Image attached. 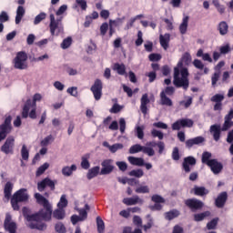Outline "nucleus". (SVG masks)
I'll return each mask as SVG.
<instances>
[{
	"instance_id": "1",
	"label": "nucleus",
	"mask_w": 233,
	"mask_h": 233,
	"mask_svg": "<svg viewBox=\"0 0 233 233\" xmlns=\"http://www.w3.org/2000/svg\"><path fill=\"white\" fill-rule=\"evenodd\" d=\"M35 198L39 205H42L44 208L36 214L28 215L24 213V216L27 221L29 228L36 230H45L46 225L43 221H50L52 219V205L48 202L43 195L36 193Z\"/></svg>"
},
{
	"instance_id": "2",
	"label": "nucleus",
	"mask_w": 233,
	"mask_h": 233,
	"mask_svg": "<svg viewBox=\"0 0 233 233\" xmlns=\"http://www.w3.org/2000/svg\"><path fill=\"white\" fill-rule=\"evenodd\" d=\"M191 61L192 56L188 53H185L177 66L174 68L173 85H175L177 88L182 87L184 90L188 89V69L187 67H183V63H185V65H190Z\"/></svg>"
},
{
	"instance_id": "3",
	"label": "nucleus",
	"mask_w": 233,
	"mask_h": 233,
	"mask_svg": "<svg viewBox=\"0 0 233 233\" xmlns=\"http://www.w3.org/2000/svg\"><path fill=\"white\" fill-rule=\"evenodd\" d=\"M41 99H43L41 94H35L33 100L28 99L25 102L22 111V117H24V119H26L28 116L31 119H35L37 117V115L35 114V110H37L36 103L37 101H41Z\"/></svg>"
},
{
	"instance_id": "4",
	"label": "nucleus",
	"mask_w": 233,
	"mask_h": 233,
	"mask_svg": "<svg viewBox=\"0 0 233 233\" xmlns=\"http://www.w3.org/2000/svg\"><path fill=\"white\" fill-rule=\"evenodd\" d=\"M50 23H49V30L51 35H59V34H63L65 28L63 27V16L57 17L56 19V15L54 14H50L49 15Z\"/></svg>"
},
{
	"instance_id": "5",
	"label": "nucleus",
	"mask_w": 233,
	"mask_h": 233,
	"mask_svg": "<svg viewBox=\"0 0 233 233\" xmlns=\"http://www.w3.org/2000/svg\"><path fill=\"white\" fill-rule=\"evenodd\" d=\"M25 201H28V193L25 188H21L16 191L11 198L12 208L14 210H19V203H23Z\"/></svg>"
},
{
	"instance_id": "6",
	"label": "nucleus",
	"mask_w": 233,
	"mask_h": 233,
	"mask_svg": "<svg viewBox=\"0 0 233 233\" xmlns=\"http://www.w3.org/2000/svg\"><path fill=\"white\" fill-rule=\"evenodd\" d=\"M13 63L17 70H26L28 68V55L25 51L18 52Z\"/></svg>"
},
{
	"instance_id": "7",
	"label": "nucleus",
	"mask_w": 233,
	"mask_h": 233,
	"mask_svg": "<svg viewBox=\"0 0 233 233\" xmlns=\"http://www.w3.org/2000/svg\"><path fill=\"white\" fill-rule=\"evenodd\" d=\"M138 152H143V154H147V156H149V157L156 156V151L154 148L141 146L139 144L134 145L129 148V154H137Z\"/></svg>"
},
{
	"instance_id": "8",
	"label": "nucleus",
	"mask_w": 233,
	"mask_h": 233,
	"mask_svg": "<svg viewBox=\"0 0 233 233\" xmlns=\"http://www.w3.org/2000/svg\"><path fill=\"white\" fill-rule=\"evenodd\" d=\"M96 101H99L103 96V82L100 79L95 80L93 86L90 88Z\"/></svg>"
},
{
	"instance_id": "9",
	"label": "nucleus",
	"mask_w": 233,
	"mask_h": 233,
	"mask_svg": "<svg viewBox=\"0 0 233 233\" xmlns=\"http://www.w3.org/2000/svg\"><path fill=\"white\" fill-rule=\"evenodd\" d=\"M194 127V120L190 118H182L172 125V130H181V127L192 128Z\"/></svg>"
},
{
	"instance_id": "10",
	"label": "nucleus",
	"mask_w": 233,
	"mask_h": 233,
	"mask_svg": "<svg viewBox=\"0 0 233 233\" xmlns=\"http://www.w3.org/2000/svg\"><path fill=\"white\" fill-rule=\"evenodd\" d=\"M211 103H215L214 110L215 111H221L223 110V101H225V92H221L218 94L214 95L210 98Z\"/></svg>"
},
{
	"instance_id": "11",
	"label": "nucleus",
	"mask_w": 233,
	"mask_h": 233,
	"mask_svg": "<svg viewBox=\"0 0 233 233\" xmlns=\"http://www.w3.org/2000/svg\"><path fill=\"white\" fill-rule=\"evenodd\" d=\"M14 147H15V138L8 137L2 146L1 150L4 154H14Z\"/></svg>"
},
{
	"instance_id": "12",
	"label": "nucleus",
	"mask_w": 233,
	"mask_h": 233,
	"mask_svg": "<svg viewBox=\"0 0 233 233\" xmlns=\"http://www.w3.org/2000/svg\"><path fill=\"white\" fill-rule=\"evenodd\" d=\"M56 181H54L48 177L44 178L42 181L38 182L37 188L39 192H43L46 187L51 188L52 190H56Z\"/></svg>"
},
{
	"instance_id": "13",
	"label": "nucleus",
	"mask_w": 233,
	"mask_h": 233,
	"mask_svg": "<svg viewBox=\"0 0 233 233\" xmlns=\"http://www.w3.org/2000/svg\"><path fill=\"white\" fill-rule=\"evenodd\" d=\"M112 163V159H106L102 162V169L100 171L101 176H106L114 170V166Z\"/></svg>"
},
{
	"instance_id": "14",
	"label": "nucleus",
	"mask_w": 233,
	"mask_h": 233,
	"mask_svg": "<svg viewBox=\"0 0 233 233\" xmlns=\"http://www.w3.org/2000/svg\"><path fill=\"white\" fill-rule=\"evenodd\" d=\"M5 228L8 230L9 233H15L17 229V225L15 222H12V216L10 214H6L5 220Z\"/></svg>"
},
{
	"instance_id": "15",
	"label": "nucleus",
	"mask_w": 233,
	"mask_h": 233,
	"mask_svg": "<svg viewBox=\"0 0 233 233\" xmlns=\"http://www.w3.org/2000/svg\"><path fill=\"white\" fill-rule=\"evenodd\" d=\"M122 202L127 207H132L134 205H143L144 200L139 196H134L133 198H124Z\"/></svg>"
},
{
	"instance_id": "16",
	"label": "nucleus",
	"mask_w": 233,
	"mask_h": 233,
	"mask_svg": "<svg viewBox=\"0 0 233 233\" xmlns=\"http://www.w3.org/2000/svg\"><path fill=\"white\" fill-rule=\"evenodd\" d=\"M208 167L211 168L213 174H219L223 170V164L218 161V159H211L208 162Z\"/></svg>"
},
{
	"instance_id": "17",
	"label": "nucleus",
	"mask_w": 233,
	"mask_h": 233,
	"mask_svg": "<svg viewBox=\"0 0 233 233\" xmlns=\"http://www.w3.org/2000/svg\"><path fill=\"white\" fill-rule=\"evenodd\" d=\"M185 204L192 210H198V208H203V202L196 198L187 199L185 201Z\"/></svg>"
},
{
	"instance_id": "18",
	"label": "nucleus",
	"mask_w": 233,
	"mask_h": 233,
	"mask_svg": "<svg viewBox=\"0 0 233 233\" xmlns=\"http://www.w3.org/2000/svg\"><path fill=\"white\" fill-rule=\"evenodd\" d=\"M227 199H228L227 192L220 193L215 200L216 207H218V208H223L225 207V203H227Z\"/></svg>"
},
{
	"instance_id": "19",
	"label": "nucleus",
	"mask_w": 233,
	"mask_h": 233,
	"mask_svg": "<svg viewBox=\"0 0 233 233\" xmlns=\"http://www.w3.org/2000/svg\"><path fill=\"white\" fill-rule=\"evenodd\" d=\"M194 165H196V158L194 157H187L184 158L182 167L185 172H190V167H194Z\"/></svg>"
},
{
	"instance_id": "20",
	"label": "nucleus",
	"mask_w": 233,
	"mask_h": 233,
	"mask_svg": "<svg viewBox=\"0 0 233 233\" xmlns=\"http://www.w3.org/2000/svg\"><path fill=\"white\" fill-rule=\"evenodd\" d=\"M201 143H205V137H197L187 140L186 147L187 148H192L194 145H201Z\"/></svg>"
},
{
	"instance_id": "21",
	"label": "nucleus",
	"mask_w": 233,
	"mask_h": 233,
	"mask_svg": "<svg viewBox=\"0 0 233 233\" xmlns=\"http://www.w3.org/2000/svg\"><path fill=\"white\" fill-rule=\"evenodd\" d=\"M210 132L213 135V138L215 141H219V138L221 137V126L219 125H213L210 127Z\"/></svg>"
},
{
	"instance_id": "22",
	"label": "nucleus",
	"mask_w": 233,
	"mask_h": 233,
	"mask_svg": "<svg viewBox=\"0 0 233 233\" xmlns=\"http://www.w3.org/2000/svg\"><path fill=\"white\" fill-rule=\"evenodd\" d=\"M150 103V99H148V94H144L141 97V105H140V110L142 114H147L148 111V108L147 107V105Z\"/></svg>"
},
{
	"instance_id": "23",
	"label": "nucleus",
	"mask_w": 233,
	"mask_h": 233,
	"mask_svg": "<svg viewBox=\"0 0 233 233\" xmlns=\"http://www.w3.org/2000/svg\"><path fill=\"white\" fill-rule=\"evenodd\" d=\"M127 161L135 167H145V159L143 157H128Z\"/></svg>"
},
{
	"instance_id": "24",
	"label": "nucleus",
	"mask_w": 233,
	"mask_h": 233,
	"mask_svg": "<svg viewBox=\"0 0 233 233\" xmlns=\"http://www.w3.org/2000/svg\"><path fill=\"white\" fill-rule=\"evenodd\" d=\"M159 41L164 50H168V43H170V34L160 35Z\"/></svg>"
},
{
	"instance_id": "25",
	"label": "nucleus",
	"mask_w": 233,
	"mask_h": 233,
	"mask_svg": "<svg viewBox=\"0 0 233 233\" xmlns=\"http://www.w3.org/2000/svg\"><path fill=\"white\" fill-rule=\"evenodd\" d=\"M113 70L116 72L118 76H127V66H125V64H114Z\"/></svg>"
},
{
	"instance_id": "26",
	"label": "nucleus",
	"mask_w": 233,
	"mask_h": 233,
	"mask_svg": "<svg viewBox=\"0 0 233 233\" xmlns=\"http://www.w3.org/2000/svg\"><path fill=\"white\" fill-rule=\"evenodd\" d=\"M12 190H14V184L12 182H7L4 188L5 198L7 201L12 198Z\"/></svg>"
},
{
	"instance_id": "27",
	"label": "nucleus",
	"mask_w": 233,
	"mask_h": 233,
	"mask_svg": "<svg viewBox=\"0 0 233 233\" xmlns=\"http://www.w3.org/2000/svg\"><path fill=\"white\" fill-rule=\"evenodd\" d=\"M76 170H77V166L76 165H72L71 167L66 166L62 168V174L66 177H70L73 172H76Z\"/></svg>"
},
{
	"instance_id": "28",
	"label": "nucleus",
	"mask_w": 233,
	"mask_h": 233,
	"mask_svg": "<svg viewBox=\"0 0 233 233\" xmlns=\"http://www.w3.org/2000/svg\"><path fill=\"white\" fill-rule=\"evenodd\" d=\"M197 57H201L202 60L207 61L208 63H213L214 60L208 53H204L203 49H198L197 52Z\"/></svg>"
},
{
	"instance_id": "29",
	"label": "nucleus",
	"mask_w": 233,
	"mask_h": 233,
	"mask_svg": "<svg viewBox=\"0 0 233 233\" xmlns=\"http://www.w3.org/2000/svg\"><path fill=\"white\" fill-rule=\"evenodd\" d=\"M25 10L23 5H20L16 9L15 25H19L23 17H25Z\"/></svg>"
},
{
	"instance_id": "30",
	"label": "nucleus",
	"mask_w": 233,
	"mask_h": 233,
	"mask_svg": "<svg viewBox=\"0 0 233 233\" xmlns=\"http://www.w3.org/2000/svg\"><path fill=\"white\" fill-rule=\"evenodd\" d=\"M193 66L195 68H198V70H204V74H208L209 72L208 67H205V64H203V61L199 59H195L193 61Z\"/></svg>"
},
{
	"instance_id": "31",
	"label": "nucleus",
	"mask_w": 233,
	"mask_h": 233,
	"mask_svg": "<svg viewBox=\"0 0 233 233\" xmlns=\"http://www.w3.org/2000/svg\"><path fill=\"white\" fill-rule=\"evenodd\" d=\"M12 132V127L0 126V143L6 138L7 134Z\"/></svg>"
},
{
	"instance_id": "32",
	"label": "nucleus",
	"mask_w": 233,
	"mask_h": 233,
	"mask_svg": "<svg viewBox=\"0 0 233 233\" xmlns=\"http://www.w3.org/2000/svg\"><path fill=\"white\" fill-rule=\"evenodd\" d=\"M188 28V16H184L182 19V23L179 25V32L182 35L187 34V30Z\"/></svg>"
},
{
	"instance_id": "33",
	"label": "nucleus",
	"mask_w": 233,
	"mask_h": 233,
	"mask_svg": "<svg viewBox=\"0 0 233 233\" xmlns=\"http://www.w3.org/2000/svg\"><path fill=\"white\" fill-rule=\"evenodd\" d=\"M99 170H101V167H99V166L90 168L86 175L87 179H94V177H96L97 174H99Z\"/></svg>"
},
{
	"instance_id": "34",
	"label": "nucleus",
	"mask_w": 233,
	"mask_h": 233,
	"mask_svg": "<svg viewBox=\"0 0 233 233\" xmlns=\"http://www.w3.org/2000/svg\"><path fill=\"white\" fill-rule=\"evenodd\" d=\"M160 99H161V105H164L166 106H172V100L167 97V95H165V91H162L160 94Z\"/></svg>"
},
{
	"instance_id": "35",
	"label": "nucleus",
	"mask_w": 233,
	"mask_h": 233,
	"mask_svg": "<svg viewBox=\"0 0 233 233\" xmlns=\"http://www.w3.org/2000/svg\"><path fill=\"white\" fill-rule=\"evenodd\" d=\"M218 31L220 35H227L228 33V25L227 22H220L218 25Z\"/></svg>"
},
{
	"instance_id": "36",
	"label": "nucleus",
	"mask_w": 233,
	"mask_h": 233,
	"mask_svg": "<svg viewBox=\"0 0 233 233\" xmlns=\"http://www.w3.org/2000/svg\"><path fill=\"white\" fill-rule=\"evenodd\" d=\"M196 196H207L208 194V190L205 188V187H198L196 186L193 188Z\"/></svg>"
},
{
	"instance_id": "37",
	"label": "nucleus",
	"mask_w": 233,
	"mask_h": 233,
	"mask_svg": "<svg viewBox=\"0 0 233 233\" xmlns=\"http://www.w3.org/2000/svg\"><path fill=\"white\" fill-rule=\"evenodd\" d=\"M85 208L86 209H79V218L80 219H82V221H85V219H86V218L88 217V213H86V210H90V206H88V204L85 205Z\"/></svg>"
},
{
	"instance_id": "38",
	"label": "nucleus",
	"mask_w": 233,
	"mask_h": 233,
	"mask_svg": "<svg viewBox=\"0 0 233 233\" xmlns=\"http://www.w3.org/2000/svg\"><path fill=\"white\" fill-rule=\"evenodd\" d=\"M53 218H55L56 219H65V209H56L53 212Z\"/></svg>"
},
{
	"instance_id": "39",
	"label": "nucleus",
	"mask_w": 233,
	"mask_h": 233,
	"mask_svg": "<svg viewBox=\"0 0 233 233\" xmlns=\"http://www.w3.org/2000/svg\"><path fill=\"white\" fill-rule=\"evenodd\" d=\"M29 156H30V151L26 147V145H23L21 149L22 159H24V161H28Z\"/></svg>"
},
{
	"instance_id": "40",
	"label": "nucleus",
	"mask_w": 233,
	"mask_h": 233,
	"mask_svg": "<svg viewBox=\"0 0 233 233\" xmlns=\"http://www.w3.org/2000/svg\"><path fill=\"white\" fill-rule=\"evenodd\" d=\"M208 216H210V212L209 211H205L203 213L195 214L194 215V219L196 221H203L205 219V218H208Z\"/></svg>"
},
{
	"instance_id": "41",
	"label": "nucleus",
	"mask_w": 233,
	"mask_h": 233,
	"mask_svg": "<svg viewBox=\"0 0 233 233\" xmlns=\"http://www.w3.org/2000/svg\"><path fill=\"white\" fill-rule=\"evenodd\" d=\"M210 157H212V153H210L208 151H205L202 154V163L208 166V163H210V161H212V159H210Z\"/></svg>"
},
{
	"instance_id": "42",
	"label": "nucleus",
	"mask_w": 233,
	"mask_h": 233,
	"mask_svg": "<svg viewBox=\"0 0 233 233\" xmlns=\"http://www.w3.org/2000/svg\"><path fill=\"white\" fill-rule=\"evenodd\" d=\"M135 192L137 194H148L150 192V188L148 186H138L136 189Z\"/></svg>"
},
{
	"instance_id": "43",
	"label": "nucleus",
	"mask_w": 233,
	"mask_h": 233,
	"mask_svg": "<svg viewBox=\"0 0 233 233\" xmlns=\"http://www.w3.org/2000/svg\"><path fill=\"white\" fill-rule=\"evenodd\" d=\"M50 167V164L45 163L44 165L40 166L38 169L36 170V176H42V174H45L46 170H48V167Z\"/></svg>"
},
{
	"instance_id": "44",
	"label": "nucleus",
	"mask_w": 233,
	"mask_h": 233,
	"mask_svg": "<svg viewBox=\"0 0 233 233\" xmlns=\"http://www.w3.org/2000/svg\"><path fill=\"white\" fill-rule=\"evenodd\" d=\"M68 205V200H66V195H62L60 198V201L57 204L58 208L62 209L65 208Z\"/></svg>"
},
{
	"instance_id": "45",
	"label": "nucleus",
	"mask_w": 233,
	"mask_h": 233,
	"mask_svg": "<svg viewBox=\"0 0 233 233\" xmlns=\"http://www.w3.org/2000/svg\"><path fill=\"white\" fill-rule=\"evenodd\" d=\"M96 225H97L98 233L105 232V222L103 221L102 218H100V217L96 218Z\"/></svg>"
},
{
	"instance_id": "46",
	"label": "nucleus",
	"mask_w": 233,
	"mask_h": 233,
	"mask_svg": "<svg viewBox=\"0 0 233 233\" xmlns=\"http://www.w3.org/2000/svg\"><path fill=\"white\" fill-rule=\"evenodd\" d=\"M90 157L88 155L82 157V162H81V167L82 168H84L85 170H88V168H90V162H88V158Z\"/></svg>"
},
{
	"instance_id": "47",
	"label": "nucleus",
	"mask_w": 233,
	"mask_h": 233,
	"mask_svg": "<svg viewBox=\"0 0 233 233\" xmlns=\"http://www.w3.org/2000/svg\"><path fill=\"white\" fill-rule=\"evenodd\" d=\"M45 19H46V13L42 12L35 17L34 25H39Z\"/></svg>"
},
{
	"instance_id": "48",
	"label": "nucleus",
	"mask_w": 233,
	"mask_h": 233,
	"mask_svg": "<svg viewBox=\"0 0 233 233\" xmlns=\"http://www.w3.org/2000/svg\"><path fill=\"white\" fill-rule=\"evenodd\" d=\"M233 127V121L232 120H227L224 119V124L221 127L222 132H227L229 128H232Z\"/></svg>"
},
{
	"instance_id": "49",
	"label": "nucleus",
	"mask_w": 233,
	"mask_h": 233,
	"mask_svg": "<svg viewBox=\"0 0 233 233\" xmlns=\"http://www.w3.org/2000/svg\"><path fill=\"white\" fill-rule=\"evenodd\" d=\"M108 149L110 150V152H112V154H116V152H117V150H122L123 148V144H114L113 146H107Z\"/></svg>"
},
{
	"instance_id": "50",
	"label": "nucleus",
	"mask_w": 233,
	"mask_h": 233,
	"mask_svg": "<svg viewBox=\"0 0 233 233\" xmlns=\"http://www.w3.org/2000/svg\"><path fill=\"white\" fill-rule=\"evenodd\" d=\"M144 130H145L144 127L137 126L136 134H137V137H138V139H143V137H145Z\"/></svg>"
},
{
	"instance_id": "51",
	"label": "nucleus",
	"mask_w": 233,
	"mask_h": 233,
	"mask_svg": "<svg viewBox=\"0 0 233 233\" xmlns=\"http://www.w3.org/2000/svg\"><path fill=\"white\" fill-rule=\"evenodd\" d=\"M177 216H179V211L172 210V211L166 213V219H168L170 221L171 219L177 218Z\"/></svg>"
},
{
	"instance_id": "52",
	"label": "nucleus",
	"mask_w": 233,
	"mask_h": 233,
	"mask_svg": "<svg viewBox=\"0 0 233 233\" xmlns=\"http://www.w3.org/2000/svg\"><path fill=\"white\" fill-rule=\"evenodd\" d=\"M129 176H133L134 177H143L145 173L143 172V169H134L130 171Z\"/></svg>"
},
{
	"instance_id": "53",
	"label": "nucleus",
	"mask_w": 233,
	"mask_h": 233,
	"mask_svg": "<svg viewBox=\"0 0 233 233\" xmlns=\"http://www.w3.org/2000/svg\"><path fill=\"white\" fill-rule=\"evenodd\" d=\"M67 9H68V6H66V5H61L56 13L57 17H63V14H65Z\"/></svg>"
},
{
	"instance_id": "54",
	"label": "nucleus",
	"mask_w": 233,
	"mask_h": 233,
	"mask_svg": "<svg viewBox=\"0 0 233 233\" xmlns=\"http://www.w3.org/2000/svg\"><path fill=\"white\" fill-rule=\"evenodd\" d=\"M10 20V16H8V13L5 11H2L0 14V23H6V21Z\"/></svg>"
},
{
	"instance_id": "55",
	"label": "nucleus",
	"mask_w": 233,
	"mask_h": 233,
	"mask_svg": "<svg viewBox=\"0 0 233 233\" xmlns=\"http://www.w3.org/2000/svg\"><path fill=\"white\" fill-rule=\"evenodd\" d=\"M119 127L121 134H125V130L127 129V121H125V118L119 119Z\"/></svg>"
},
{
	"instance_id": "56",
	"label": "nucleus",
	"mask_w": 233,
	"mask_h": 233,
	"mask_svg": "<svg viewBox=\"0 0 233 233\" xmlns=\"http://www.w3.org/2000/svg\"><path fill=\"white\" fill-rule=\"evenodd\" d=\"M70 45H72V38L71 37H67L66 39H64V41L61 44V47L65 49L68 48V46H70Z\"/></svg>"
},
{
	"instance_id": "57",
	"label": "nucleus",
	"mask_w": 233,
	"mask_h": 233,
	"mask_svg": "<svg viewBox=\"0 0 233 233\" xmlns=\"http://www.w3.org/2000/svg\"><path fill=\"white\" fill-rule=\"evenodd\" d=\"M218 81H219V73L216 72L211 77V85L215 88L216 85L218 84Z\"/></svg>"
},
{
	"instance_id": "58",
	"label": "nucleus",
	"mask_w": 233,
	"mask_h": 233,
	"mask_svg": "<svg viewBox=\"0 0 233 233\" xmlns=\"http://www.w3.org/2000/svg\"><path fill=\"white\" fill-rule=\"evenodd\" d=\"M151 136H153L154 137H158V139H163L164 137L163 132L157 129H152Z\"/></svg>"
},
{
	"instance_id": "59",
	"label": "nucleus",
	"mask_w": 233,
	"mask_h": 233,
	"mask_svg": "<svg viewBox=\"0 0 233 233\" xmlns=\"http://www.w3.org/2000/svg\"><path fill=\"white\" fill-rule=\"evenodd\" d=\"M116 165L122 172H125L128 168V165H127V162H116Z\"/></svg>"
},
{
	"instance_id": "60",
	"label": "nucleus",
	"mask_w": 233,
	"mask_h": 233,
	"mask_svg": "<svg viewBox=\"0 0 233 233\" xmlns=\"http://www.w3.org/2000/svg\"><path fill=\"white\" fill-rule=\"evenodd\" d=\"M143 45V32L138 31L137 39L136 40V46H141Z\"/></svg>"
},
{
	"instance_id": "61",
	"label": "nucleus",
	"mask_w": 233,
	"mask_h": 233,
	"mask_svg": "<svg viewBox=\"0 0 233 233\" xmlns=\"http://www.w3.org/2000/svg\"><path fill=\"white\" fill-rule=\"evenodd\" d=\"M218 218H214L213 220L208 222L207 225L208 230H212V229L216 228V226L218 225Z\"/></svg>"
},
{
	"instance_id": "62",
	"label": "nucleus",
	"mask_w": 233,
	"mask_h": 233,
	"mask_svg": "<svg viewBox=\"0 0 233 233\" xmlns=\"http://www.w3.org/2000/svg\"><path fill=\"white\" fill-rule=\"evenodd\" d=\"M172 159H174V161H179V148L177 147L173 148Z\"/></svg>"
},
{
	"instance_id": "63",
	"label": "nucleus",
	"mask_w": 233,
	"mask_h": 233,
	"mask_svg": "<svg viewBox=\"0 0 233 233\" xmlns=\"http://www.w3.org/2000/svg\"><path fill=\"white\" fill-rule=\"evenodd\" d=\"M56 230L59 233H65L66 232V228H65V225L62 223H57L55 227Z\"/></svg>"
},
{
	"instance_id": "64",
	"label": "nucleus",
	"mask_w": 233,
	"mask_h": 233,
	"mask_svg": "<svg viewBox=\"0 0 233 233\" xmlns=\"http://www.w3.org/2000/svg\"><path fill=\"white\" fill-rule=\"evenodd\" d=\"M76 3L82 10H86V0H76Z\"/></svg>"
}]
</instances>
